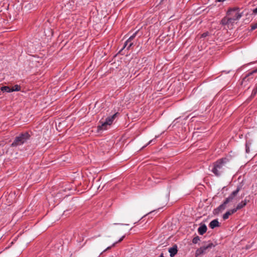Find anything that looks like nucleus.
I'll list each match as a JSON object with an SVG mask.
<instances>
[{
    "instance_id": "9d476101",
    "label": "nucleus",
    "mask_w": 257,
    "mask_h": 257,
    "mask_svg": "<svg viewBox=\"0 0 257 257\" xmlns=\"http://www.w3.org/2000/svg\"><path fill=\"white\" fill-rule=\"evenodd\" d=\"M219 223L217 219L213 220L210 222L209 224V227L211 228V229H213L216 227L219 226Z\"/></svg>"
},
{
    "instance_id": "393cba45",
    "label": "nucleus",
    "mask_w": 257,
    "mask_h": 257,
    "mask_svg": "<svg viewBox=\"0 0 257 257\" xmlns=\"http://www.w3.org/2000/svg\"><path fill=\"white\" fill-rule=\"evenodd\" d=\"M225 0H216L217 2H223Z\"/></svg>"
},
{
    "instance_id": "f03ea898",
    "label": "nucleus",
    "mask_w": 257,
    "mask_h": 257,
    "mask_svg": "<svg viewBox=\"0 0 257 257\" xmlns=\"http://www.w3.org/2000/svg\"><path fill=\"white\" fill-rule=\"evenodd\" d=\"M224 164V159L223 158L217 160L212 165H210L209 169L216 176H219L223 173V166Z\"/></svg>"
},
{
    "instance_id": "dca6fc26",
    "label": "nucleus",
    "mask_w": 257,
    "mask_h": 257,
    "mask_svg": "<svg viewBox=\"0 0 257 257\" xmlns=\"http://www.w3.org/2000/svg\"><path fill=\"white\" fill-rule=\"evenodd\" d=\"M12 92L13 91H19L21 90V86L18 85H15L12 88Z\"/></svg>"
},
{
    "instance_id": "4468645a",
    "label": "nucleus",
    "mask_w": 257,
    "mask_h": 257,
    "mask_svg": "<svg viewBox=\"0 0 257 257\" xmlns=\"http://www.w3.org/2000/svg\"><path fill=\"white\" fill-rule=\"evenodd\" d=\"M1 90L3 92H11L12 89L8 86H4L1 87Z\"/></svg>"
},
{
    "instance_id": "423d86ee",
    "label": "nucleus",
    "mask_w": 257,
    "mask_h": 257,
    "mask_svg": "<svg viewBox=\"0 0 257 257\" xmlns=\"http://www.w3.org/2000/svg\"><path fill=\"white\" fill-rule=\"evenodd\" d=\"M240 188L241 186H237L236 189L233 191L228 197L226 198V204L231 201L233 199V198L237 195L239 191L240 190Z\"/></svg>"
},
{
    "instance_id": "9b49d317",
    "label": "nucleus",
    "mask_w": 257,
    "mask_h": 257,
    "mask_svg": "<svg viewBox=\"0 0 257 257\" xmlns=\"http://www.w3.org/2000/svg\"><path fill=\"white\" fill-rule=\"evenodd\" d=\"M137 33H138V31L136 32L131 36H130V37L125 42L124 45V47H126L128 43H129L131 41H132L136 37Z\"/></svg>"
},
{
    "instance_id": "aec40b11",
    "label": "nucleus",
    "mask_w": 257,
    "mask_h": 257,
    "mask_svg": "<svg viewBox=\"0 0 257 257\" xmlns=\"http://www.w3.org/2000/svg\"><path fill=\"white\" fill-rule=\"evenodd\" d=\"M257 29V23L252 24L251 26V30H254Z\"/></svg>"
},
{
    "instance_id": "a211bd4d",
    "label": "nucleus",
    "mask_w": 257,
    "mask_h": 257,
    "mask_svg": "<svg viewBox=\"0 0 257 257\" xmlns=\"http://www.w3.org/2000/svg\"><path fill=\"white\" fill-rule=\"evenodd\" d=\"M256 93H257V86L253 89L252 93H251V96L252 97H254L256 95Z\"/></svg>"
},
{
    "instance_id": "f257e3e1",
    "label": "nucleus",
    "mask_w": 257,
    "mask_h": 257,
    "mask_svg": "<svg viewBox=\"0 0 257 257\" xmlns=\"http://www.w3.org/2000/svg\"><path fill=\"white\" fill-rule=\"evenodd\" d=\"M226 14V25H227L230 29H232V24L242 16L238 8L228 9Z\"/></svg>"
},
{
    "instance_id": "6e6552de",
    "label": "nucleus",
    "mask_w": 257,
    "mask_h": 257,
    "mask_svg": "<svg viewBox=\"0 0 257 257\" xmlns=\"http://www.w3.org/2000/svg\"><path fill=\"white\" fill-rule=\"evenodd\" d=\"M225 209V201H223L221 205H220L218 207L215 208L213 211V213L214 214H218L220 212H222L223 210Z\"/></svg>"
},
{
    "instance_id": "6ab92c4d",
    "label": "nucleus",
    "mask_w": 257,
    "mask_h": 257,
    "mask_svg": "<svg viewBox=\"0 0 257 257\" xmlns=\"http://www.w3.org/2000/svg\"><path fill=\"white\" fill-rule=\"evenodd\" d=\"M133 45V43H132V41H131L129 43H128L126 47H123V48H126L127 50H129L130 48Z\"/></svg>"
},
{
    "instance_id": "2eb2a0df",
    "label": "nucleus",
    "mask_w": 257,
    "mask_h": 257,
    "mask_svg": "<svg viewBox=\"0 0 257 257\" xmlns=\"http://www.w3.org/2000/svg\"><path fill=\"white\" fill-rule=\"evenodd\" d=\"M236 211H237L236 209L234 208V209L229 210L228 211L226 212V219H227L229 215L235 213Z\"/></svg>"
},
{
    "instance_id": "1a4fd4ad",
    "label": "nucleus",
    "mask_w": 257,
    "mask_h": 257,
    "mask_svg": "<svg viewBox=\"0 0 257 257\" xmlns=\"http://www.w3.org/2000/svg\"><path fill=\"white\" fill-rule=\"evenodd\" d=\"M207 226L205 224H203L201 225L198 228V232L199 234L203 235L204 233H205L207 231Z\"/></svg>"
},
{
    "instance_id": "f3484780",
    "label": "nucleus",
    "mask_w": 257,
    "mask_h": 257,
    "mask_svg": "<svg viewBox=\"0 0 257 257\" xmlns=\"http://www.w3.org/2000/svg\"><path fill=\"white\" fill-rule=\"evenodd\" d=\"M200 238L198 236H196L194 237L192 239V243L194 244H196L200 241Z\"/></svg>"
},
{
    "instance_id": "ddd939ff",
    "label": "nucleus",
    "mask_w": 257,
    "mask_h": 257,
    "mask_svg": "<svg viewBox=\"0 0 257 257\" xmlns=\"http://www.w3.org/2000/svg\"><path fill=\"white\" fill-rule=\"evenodd\" d=\"M125 237V235H123L122 237L120 238V239L116 242L113 243L111 246L107 247L104 251L103 252L105 251L106 250L109 249L111 248V247L114 246L117 243L121 242Z\"/></svg>"
},
{
    "instance_id": "f8f14e48",
    "label": "nucleus",
    "mask_w": 257,
    "mask_h": 257,
    "mask_svg": "<svg viewBox=\"0 0 257 257\" xmlns=\"http://www.w3.org/2000/svg\"><path fill=\"white\" fill-rule=\"evenodd\" d=\"M247 204V201L246 200H244V201H242L241 202H240L235 208L236 210L240 209L242 208L243 207H244Z\"/></svg>"
},
{
    "instance_id": "412c9836",
    "label": "nucleus",
    "mask_w": 257,
    "mask_h": 257,
    "mask_svg": "<svg viewBox=\"0 0 257 257\" xmlns=\"http://www.w3.org/2000/svg\"><path fill=\"white\" fill-rule=\"evenodd\" d=\"M208 32H205V33H203L201 36V38H205L206 37H207V36H208Z\"/></svg>"
},
{
    "instance_id": "7ed1b4c3",
    "label": "nucleus",
    "mask_w": 257,
    "mask_h": 257,
    "mask_svg": "<svg viewBox=\"0 0 257 257\" xmlns=\"http://www.w3.org/2000/svg\"><path fill=\"white\" fill-rule=\"evenodd\" d=\"M30 138L31 135L28 132L22 133L15 138L11 146L12 147L21 146L30 140Z\"/></svg>"
},
{
    "instance_id": "4be33fe9",
    "label": "nucleus",
    "mask_w": 257,
    "mask_h": 257,
    "mask_svg": "<svg viewBox=\"0 0 257 257\" xmlns=\"http://www.w3.org/2000/svg\"><path fill=\"white\" fill-rule=\"evenodd\" d=\"M221 23L223 25H225V17L222 19Z\"/></svg>"
},
{
    "instance_id": "0eeeda50",
    "label": "nucleus",
    "mask_w": 257,
    "mask_h": 257,
    "mask_svg": "<svg viewBox=\"0 0 257 257\" xmlns=\"http://www.w3.org/2000/svg\"><path fill=\"white\" fill-rule=\"evenodd\" d=\"M168 251L170 253L171 257H174L178 252V247L176 244H174L172 247L169 248Z\"/></svg>"
},
{
    "instance_id": "39448f33",
    "label": "nucleus",
    "mask_w": 257,
    "mask_h": 257,
    "mask_svg": "<svg viewBox=\"0 0 257 257\" xmlns=\"http://www.w3.org/2000/svg\"><path fill=\"white\" fill-rule=\"evenodd\" d=\"M118 114V112H116L112 115L108 116L104 121H100V125H99L97 127L98 131L106 130L108 128V126L110 125L116 118V116Z\"/></svg>"
},
{
    "instance_id": "a878e982",
    "label": "nucleus",
    "mask_w": 257,
    "mask_h": 257,
    "mask_svg": "<svg viewBox=\"0 0 257 257\" xmlns=\"http://www.w3.org/2000/svg\"><path fill=\"white\" fill-rule=\"evenodd\" d=\"M222 218L225 219V213L222 215Z\"/></svg>"
},
{
    "instance_id": "20e7f679",
    "label": "nucleus",
    "mask_w": 257,
    "mask_h": 257,
    "mask_svg": "<svg viewBox=\"0 0 257 257\" xmlns=\"http://www.w3.org/2000/svg\"><path fill=\"white\" fill-rule=\"evenodd\" d=\"M214 246L215 245L211 241L205 242L204 245L201 246L200 248H198L195 251V257H199L201 255L208 253Z\"/></svg>"
},
{
    "instance_id": "5701e85b",
    "label": "nucleus",
    "mask_w": 257,
    "mask_h": 257,
    "mask_svg": "<svg viewBox=\"0 0 257 257\" xmlns=\"http://www.w3.org/2000/svg\"><path fill=\"white\" fill-rule=\"evenodd\" d=\"M256 72H257V68L256 69H255L254 70H253L252 72L249 73L247 75L249 76V75L252 74V73H256Z\"/></svg>"
},
{
    "instance_id": "bb28decb",
    "label": "nucleus",
    "mask_w": 257,
    "mask_h": 257,
    "mask_svg": "<svg viewBox=\"0 0 257 257\" xmlns=\"http://www.w3.org/2000/svg\"><path fill=\"white\" fill-rule=\"evenodd\" d=\"M152 142H153V140H151V141L149 142L148 144H150Z\"/></svg>"
},
{
    "instance_id": "b1692460",
    "label": "nucleus",
    "mask_w": 257,
    "mask_h": 257,
    "mask_svg": "<svg viewBox=\"0 0 257 257\" xmlns=\"http://www.w3.org/2000/svg\"><path fill=\"white\" fill-rule=\"evenodd\" d=\"M253 13L254 14H257V7L255 9H253Z\"/></svg>"
}]
</instances>
